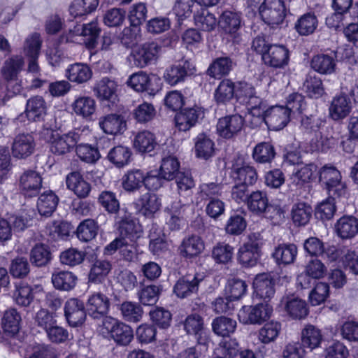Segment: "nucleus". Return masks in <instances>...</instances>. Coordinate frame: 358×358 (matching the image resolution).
I'll list each match as a JSON object with an SVG mask.
<instances>
[{"mask_svg": "<svg viewBox=\"0 0 358 358\" xmlns=\"http://www.w3.org/2000/svg\"><path fill=\"white\" fill-rule=\"evenodd\" d=\"M236 92L238 99L245 104L249 115L252 117H258L257 122H259L266 101L257 96L255 87L246 82H239L236 87Z\"/></svg>", "mask_w": 358, "mask_h": 358, "instance_id": "nucleus-2", "label": "nucleus"}, {"mask_svg": "<svg viewBox=\"0 0 358 358\" xmlns=\"http://www.w3.org/2000/svg\"><path fill=\"white\" fill-rule=\"evenodd\" d=\"M195 24L201 30L210 31L217 26V19L206 8H201L194 15Z\"/></svg>", "mask_w": 358, "mask_h": 358, "instance_id": "nucleus-63", "label": "nucleus"}, {"mask_svg": "<svg viewBox=\"0 0 358 358\" xmlns=\"http://www.w3.org/2000/svg\"><path fill=\"white\" fill-rule=\"evenodd\" d=\"M313 210L310 206L305 203L294 204L292 209V217L294 223L298 226H304L308 223Z\"/></svg>", "mask_w": 358, "mask_h": 358, "instance_id": "nucleus-56", "label": "nucleus"}, {"mask_svg": "<svg viewBox=\"0 0 358 358\" xmlns=\"http://www.w3.org/2000/svg\"><path fill=\"white\" fill-rule=\"evenodd\" d=\"M35 146V141L31 134H19L14 138L11 148L12 154L15 158L24 159L34 152Z\"/></svg>", "mask_w": 358, "mask_h": 358, "instance_id": "nucleus-19", "label": "nucleus"}, {"mask_svg": "<svg viewBox=\"0 0 358 358\" xmlns=\"http://www.w3.org/2000/svg\"><path fill=\"white\" fill-rule=\"evenodd\" d=\"M76 152L80 160L88 164H94L101 157L98 148L88 143L77 145Z\"/></svg>", "mask_w": 358, "mask_h": 358, "instance_id": "nucleus-62", "label": "nucleus"}, {"mask_svg": "<svg viewBox=\"0 0 358 358\" xmlns=\"http://www.w3.org/2000/svg\"><path fill=\"white\" fill-rule=\"evenodd\" d=\"M311 67L320 74H331L336 68V59L334 56L329 55H317L313 57L310 63Z\"/></svg>", "mask_w": 358, "mask_h": 358, "instance_id": "nucleus-36", "label": "nucleus"}, {"mask_svg": "<svg viewBox=\"0 0 358 358\" xmlns=\"http://www.w3.org/2000/svg\"><path fill=\"white\" fill-rule=\"evenodd\" d=\"M155 137L149 131L138 132L134 139V147L139 152H150L156 146Z\"/></svg>", "mask_w": 358, "mask_h": 358, "instance_id": "nucleus-50", "label": "nucleus"}, {"mask_svg": "<svg viewBox=\"0 0 358 358\" xmlns=\"http://www.w3.org/2000/svg\"><path fill=\"white\" fill-rule=\"evenodd\" d=\"M24 59L22 56L15 55L7 59L1 69L3 77L7 81L17 80L18 73L24 66Z\"/></svg>", "mask_w": 358, "mask_h": 358, "instance_id": "nucleus-38", "label": "nucleus"}, {"mask_svg": "<svg viewBox=\"0 0 358 358\" xmlns=\"http://www.w3.org/2000/svg\"><path fill=\"white\" fill-rule=\"evenodd\" d=\"M263 62L273 68H283L288 64L289 52L283 45L273 44L266 53L263 55Z\"/></svg>", "mask_w": 358, "mask_h": 358, "instance_id": "nucleus-16", "label": "nucleus"}, {"mask_svg": "<svg viewBox=\"0 0 358 358\" xmlns=\"http://www.w3.org/2000/svg\"><path fill=\"white\" fill-rule=\"evenodd\" d=\"M103 326L118 345L127 346L134 339V331L131 327L115 318L105 317Z\"/></svg>", "mask_w": 358, "mask_h": 358, "instance_id": "nucleus-4", "label": "nucleus"}, {"mask_svg": "<svg viewBox=\"0 0 358 358\" xmlns=\"http://www.w3.org/2000/svg\"><path fill=\"white\" fill-rule=\"evenodd\" d=\"M64 315L70 326L81 325L86 317L83 303L78 299H69L64 306Z\"/></svg>", "mask_w": 358, "mask_h": 358, "instance_id": "nucleus-20", "label": "nucleus"}, {"mask_svg": "<svg viewBox=\"0 0 358 358\" xmlns=\"http://www.w3.org/2000/svg\"><path fill=\"white\" fill-rule=\"evenodd\" d=\"M259 10L262 20L272 27L282 24L287 14L282 0H264Z\"/></svg>", "mask_w": 358, "mask_h": 358, "instance_id": "nucleus-5", "label": "nucleus"}, {"mask_svg": "<svg viewBox=\"0 0 358 358\" xmlns=\"http://www.w3.org/2000/svg\"><path fill=\"white\" fill-rule=\"evenodd\" d=\"M244 119L240 115H227L220 118L217 124V132L222 138H231L243 129Z\"/></svg>", "mask_w": 358, "mask_h": 358, "instance_id": "nucleus-12", "label": "nucleus"}, {"mask_svg": "<svg viewBox=\"0 0 358 358\" xmlns=\"http://www.w3.org/2000/svg\"><path fill=\"white\" fill-rule=\"evenodd\" d=\"M273 146L269 143H260L253 149L252 157L258 163L271 162L275 157Z\"/></svg>", "mask_w": 358, "mask_h": 358, "instance_id": "nucleus-60", "label": "nucleus"}, {"mask_svg": "<svg viewBox=\"0 0 358 358\" xmlns=\"http://www.w3.org/2000/svg\"><path fill=\"white\" fill-rule=\"evenodd\" d=\"M236 87L232 81L224 79L221 81L215 92V99L217 103H225L234 95Z\"/></svg>", "mask_w": 358, "mask_h": 358, "instance_id": "nucleus-64", "label": "nucleus"}, {"mask_svg": "<svg viewBox=\"0 0 358 358\" xmlns=\"http://www.w3.org/2000/svg\"><path fill=\"white\" fill-rule=\"evenodd\" d=\"M26 109L28 113V120L37 121L45 115L46 103L43 97L36 96L27 100Z\"/></svg>", "mask_w": 358, "mask_h": 358, "instance_id": "nucleus-43", "label": "nucleus"}, {"mask_svg": "<svg viewBox=\"0 0 358 358\" xmlns=\"http://www.w3.org/2000/svg\"><path fill=\"white\" fill-rule=\"evenodd\" d=\"M287 314L293 319H303L308 310L305 301L294 296H287L281 301Z\"/></svg>", "mask_w": 358, "mask_h": 358, "instance_id": "nucleus-32", "label": "nucleus"}, {"mask_svg": "<svg viewBox=\"0 0 358 358\" xmlns=\"http://www.w3.org/2000/svg\"><path fill=\"white\" fill-rule=\"evenodd\" d=\"M204 245L201 238L196 235L185 237L180 247V254L185 257H194L199 255L203 250Z\"/></svg>", "mask_w": 358, "mask_h": 358, "instance_id": "nucleus-35", "label": "nucleus"}, {"mask_svg": "<svg viewBox=\"0 0 358 358\" xmlns=\"http://www.w3.org/2000/svg\"><path fill=\"white\" fill-rule=\"evenodd\" d=\"M241 18L239 13L225 10L220 17L219 24L223 31L231 36L235 41H238L239 36L238 31L241 27Z\"/></svg>", "mask_w": 358, "mask_h": 358, "instance_id": "nucleus-25", "label": "nucleus"}, {"mask_svg": "<svg viewBox=\"0 0 358 358\" xmlns=\"http://www.w3.org/2000/svg\"><path fill=\"white\" fill-rule=\"evenodd\" d=\"M352 108L351 99L345 94L341 93L333 97L329 108L330 117L336 121L345 118Z\"/></svg>", "mask_w": 358, "mask_h": 358, "instance_id": "nucleus-18", "label": "nucleus"}, {"mask_svg": "<svg viewBox=\"0 0 358 358\" xmlns=\"http://www.w3.org/2000/svg\"><path fill=\"white\" fill-rule=\"evenodd\" d=\"M326 272L324 264L317 259L310 260L306 266V275H300L297 278V283L302 289L309 288L313 279L322 278Z\"/></svg>", "mask_w": 358, "mask_h": 358, "instance_id": "nucleus-21", "label": "nucleus"}, {"mask_svg": "<svg viewBox=\"0 0 358 358\" xmlns=\"http://www.w3.org/2000/svg\"><path fill=\"white\" fill-rule=\"evenodd\" d=\"M203 115L204 111L199 106L184 108L175 116L176 126L180 131H188L194 127L198 120L203 117Z\"/></svg>", "mask_w": 358, "mask_h": 358, "instance_id": "nucleus-13", "label": "nucleus"}, {"mask_svg": "<svg viewBox=\"0 0 358 358\" xmlns=\"http://www.w3.org/2000/svg\"><path fill=\"white\" fill-rule=\"evenodd\" d=\"M194 148L197 157L208 159L214 153V142L205 134H199L194 140Z\"/></svg>", "mask_w": 358, "mask_h": 358, "instance_id": "nucleus-49", "label": "nucleus"}, {"mask_svg": "<svg viewBox=\"0 0 358 358\" xmlns=\"http://www.w3.org/2000/svg\"><path fill=\"white\" fill-rule=\"evenodd\" d=\"M317 20L313 13L301 15L295 23L296 31L301 36L313 34L317 27Z\"/></svg>", "mask_w": 358, "mask_h": 358, "instance_id": "nucleus-54", "label": "nucleus"}, {"mask_svg": "<svg viewBox=\"0 0 358 358\" xmlns=\"http://www.w3.org/2000/svg\"><path fill=\"white\" fill-rule=\"evenodd\" d=\"M59 199L52 191H46L40 195L37 202L38 213L41 215L50 216L55 211Z\"/></svg>", "mask_w": 358, "mask_h": 358, "instance_id": "nucleus-40", "label": "nucleus"}, {"mask_svg": "<svg viewBox=\"0 0 358 358\" xmlns=\"http://www.w3.org/2000/svg\"><path fill=\"white\" fill-rule=\"evenodd\" d=\"M72 109L78 116L90 119L96 111V101L89 96H79L72 103Z\"/></svg>", "mask_w": 358, "mask_h": 358, "instance_id": "nucleus-31", "label": "nucleus"}, {"mask_svg": "<svg viewBox=\"0 0 358 358\" xmlns=\"http://www.w3.org/2000/svg\"><path fill=\"white\" fill-rule=\"evenodd\" d=\"M99 203L110 214L117 215L122 210L120 208V201L117 199L116 194L110 191L102 192L98 197Z\"/></svg>", "mask_w": 358, "mask_h": 358, "instance_id": "nucleus-58", "label": "nucleus"}, {"mask_svg": "<svg viewBox=\"0 0 358 358\" xmlns=\"http://www.w3.org/2000/svg\"><path fill=\"white\" fill-rule=\"evenodd\" d=\"M203 276L201 274L186 275L180 278L175 283L173 292L180 299L189 297L199 290V285L203 282Z\"/></svg>", "mask_w": 358, "mask_h": 358, "instance_id": "nucleus-10", "label": "nucleus"}, {"mask_svg": "<svg viewBox=\"0 0 358 358\" xmlns=\"http://www.w3.org/2000/svg\"><path fill=\"white\" fill-rule=\"evenodd\" d=\"M319 180L331 196H340L345 193V185L341 181V173L335 167L324 166L321 168Z\"/></svg>", "mask_w": 358, "mask_h": 358, "instance_id": "nucleus-9", "label": "nucleus"}, {"mask_svg": "<svg viewBox=\"0 0 358 358\" xmlns=\"http://www.w3.org/2000/svg\"><path fill=\"white\" fill-rule=\"evenodd\" d=\"M99 0H73L69 12L73 18H83L96 10Z\"/></svg>", "mask_w": 358, "mask_h": 358, "instance_id": "nucleus-33", "label": "nucleus"}, {"mask_svg": "<svg viewBox=\"0 0 358 358\" xmlns=\"http://www.w3.org/2000/svg\"><path fill=\"white\" fill-rule=\"evenodd\" d=\"M143 181H145L143 171L140 169H132L123 176L122 185L125 191L134 192L143 185Z\"/></svg>", "mask_w": 358, "mask_h": 358, "instance_id": "nucleus-37", "label": "nucleus"}, {"mask_svg": "<svg viewBox=\"0 0 358 358\" xmlns=\"http://www.w3.org/2000/svg\"><path fill=\"white\" fill-rule=\"evenodd\" d=\"M99 124L104 133L110 135L122 134L127 128L124 117L116 113L101 117L99 120Z\"/></svg>", "mask_w": 358, "mask_h": 358, "instance_id": "nucleus-23", "label": "nucleus"}, {"mask_svg": "<svg viewBox=\"0 0 358 358\" xmlns=\"http://www.w3.org/2000/svg\"><path fill=\"white\" fill-rule=\"evenodd\" d=\"M131 152L127 147L118 145L110 149L108 154V160L117 167L127 165L130 160Z\"/></svg>", "mask_w": 358, "mask_h": 358, "instance_id": "nucleus-57", "label": "nucleus"}, {"mask_svg": "<svg viewBox=\"0 0 358 358\" xmlns=\"http://www.w3.org/2000/svg\"><path fill=\"white\" fill-rule=\"evenodd\" d=\"M41 45V40L39 34L34 33L29 36L24 42V51L30 58L28 65V73L32 77L40 75V69L36 62L39 55Z\"/></svg>", "mask_w": 358, "mask_h": 358, "instance_id": "nucleus-11", "label": "nucleus"}, {"mask_svg": "<svg viewBox=\"0 0 358 358\" xmlns=\"http://www.w3.org/2000/svg\"><path fill=\"white\" fill-rule=\"evenodd\" d=\"M99 226L93 219H85L82 221L76 229L78 238L83 242H89L97 236Z\"/></svg>", "mask_w": 358, "mask_h": 358, "instance_id": "nucleus-48", "label": "nucleus"}, {"mask_svg": "<svg viewBox=\"0 0 358 358\" xmlns=\"http://www.w3.org/2000/svg\"><path fill=\"white\" fill-rule=\"evenodd\" d=\"M162 50V46L157 43L147 42L133 51L129 59L131 64L143 68L153 62H155Z\"/></svg>", "mask_w": 358, "mask_h": 358, "instance_id": "nucleus-7", "label": "nucleus"}, {"mask_svg": "<svg viewBox=\"0 0 358 358\" xmlns=\"http://www.w3.org/2000/svg\"><path fill=\"white\" fill-rule=\"evenodd\" d=\"M112 269L110 261L97 259L92 264L89 273V281L93 283L101 282Z\"/></svg>", "mask_w": 358, "mask_h": 358, "instance_id": "nucleus-47", "label": "nucleus"}, {"mask_svg": "<svg viewBox=\"0 0 358 358\" xmlns=\"http://www.w3.org/2000/svg\"><path fill=\"white\" fill-rule=\"evenodd\" d=\"M274 285V282L269 274L257 275L253 281L254 293L257 297L268 301L275 294Z\"/></svg>", "mask_w": 358, "mask_h": 358, "instance_id": "nucleus-22", "label": "nucleus"}, {"mask_svg": "<svg viewBox=\"0 0 358 358\" xmlns=\"http://www.w3.org/2000/svg\"><path fill=\"white\" fill-rule=\"evenodd\" d=\"M108 298L101 292L91 294L86 303L88 314L93 318H99L106 315L109 309Z\"/></svg>", "mask_w": 358, "mask_h": 358, "instance_id": "nucleus-24", "label": "nucleus"}, {"mask_svg": "<svg viewBox=\"0 0 358 358\" xmlns=\"http://www.w3.org/2000/svg\"><path fill=\"white\" fill-rule=\"evenodd\" d=\"M74 32L83 36H89L86 45L88 48H94L96 45V40L100 33V29L95 21L87 24H78L74 27Z\"/></svg>", "mask_w": 358, "mask_h": 358, "instance_id": "nucleus-44", "label": "nucleus"}, {"mask_svg": "<svg viewBox=\"0 0 358 358\" xmlns=\"http://www.w3.org/2000/svg\"><path fill=\"white\" fill-rule=\"evenodd\" d=\"M322 341L321 331L313 325L308 324L301 331V345L311 350L319 347Z\"/></svg>", "mask_w": 358, "mask_h": 358, "instance_id": "nucleus-42", "label": "nucleus"}, {"mask_svg": "<svg viewBox=\"0 0 358 358\" xmlns=\"http://www.w3.org/2000/svg\"><path fill=\"white\" fill-rule=\"evenodd\" d=\"M92 71L90 67L84 63H74L70 64L66 69V77L72 83L83 84L92 78Z\"/></svg>", "mask_w": 358, "mask_h": 358, "instance_id": "nucleus-30", "label": "nucleus"}, {"mask_svg": "<svg viewBox=\"0 0 358 358\" xmlns=\"http://www.w3.org/2000/svg\"><path fill=\"white\" fill-rule=\"evenodd\" d=\"M127 85L138 92H146L149 94H155L157 91L150 78L142 71L132 74L127 81Z\"/></svg>", "mask_w": 358, "mask_h": 358, "instance_id": "nucleus-34", "label": "nucleus"}, {"mask_svg": "<svg viewBox=\"0 0 358 358\" xmlns=\"http://www.w3.org/2000/svg\"><path fill=\"white\" fill-rule=\"evenodd\" d=\"M273 308L268 303L244 306L238 311L239 321L245 324H259L270 317Z\"/></svg>", "mask_w": 358, "mask_h": 358, "instance_id": "nucleus-8", "label": "nucleus"}, {"mask_svg": "<svg viewBox=\"0 0 358 358\" xmlns=\"http://www.w3.org/2000/svg\"><path fill=\"white\" fill-rule=\"evenodd\" d=\"M66 184L69 189L79 198L87 197L91 190V186L79 172H71L66 176Z\"/></svg>", "mask_w": 358, "mask_h": 358, "instance_id": "nucleus-28", "label": "nucleus"}, {"mask_svg": "<svg viewBox=\"0 0 358 358\" xmlns=\"http://www.w3.org/2000/svg\"><path fill=\"white\" fill-rule=\"evenodd\" d=\"M232 61L227 57L216 59L208 69V74L215 78L227 75L232 69Z\"/></svg>", "mask_w": 358, "mask_h": 358, "instance_id": "nucleus-61", "label": "nucleus"}, {"mask_svg": "<svg viewBox=\"0 0 358 358\" xmlns=\"http://www.w3.org/2000/svg\"><path fill=\"white\" fill-rule=\"evenodd\" d=\"M77 277L70 271H57L52 275V282L54 287L60 290L69 291L76 284Z\"/></svg>", "mask_w": 358, "mask_h": 358, "instance_id": "nucleus-45", "label": "nucleus"}, {"mask_svg": "<svg viewBox=\"0 0 358 358\" xmlns=\"http://www.w3.org/2000/svg\"><path fill=\"white\" fill-rule=\"evenodd\" d=\"M134 206L142 215L152 217L160 210L162 202L157 194L146 192L134 201Z\"/></svg>", "mask_w": 358, "mask_h": 358, "instance_id": "nucleus-15", "label": "nucleus"}, {"mask_svg": "<svg viewBox=\"0 0 358 358\" xmlns=\"http://www.w3.org/2000/svg\"><path fill=\"white\" fill-rule=\"evenodd\" d=\"M212 328L214 333L218 336H229L236 330V322L224 316L217 317L213 320Z\"/></svg>", "mask_w": 358, "mask_h": 358, "instance_id": "nucleus-52", "label": "nucleus"}, {"mask_svg": "<svg viewBox=\"0 0 358 358\" xmlns=\"http://www.w3.org/2000/svg\"><path fill=\"white\" fill-rule=\"evenodd\" d=\"M159 175L166 180L175 179L180 171V162L174 156L163 157L159 169Z\"/></svg>", "mask_w": 358, "mask_h": 358, "instance_id": "nucleus-46", "label": "nucleus"}, {"mask_svg": "<svg viewBox=\"0 0 358 358\" xmlns=\"http://www.w3.org/2000/svg\"><path fill=\"white\" fill-rule=\"evenodd\" d=\"M119 310L123 320L128 322L137 323L143 315L142 306L136 302L124 301L120 304Z\"/></svg>", "mask_w": 358, "mask_h": 358, "instance_id": "nucleus-39", "label": "nucleus"}, {"mask_svg": "<svg viewBox=\"0 0 358 358\" xmlns=\"http://www.w3.org/2000/svg\"><path fill=\"white\" fill-rule=\"evenodd\" d=\"M187 206L181 201H175L165 208L167 214L166 223L172 230L179 229L185 224V212Z\"/></svg>", "mask_w": 358, "mask_h": 358, "instance_id": "nucleus-27", "label": "nucleus"}, {"mask_svg": "<svg viewBox=\"0 0 358 358\" xmlns=\"http://www.w3.org/2000/svg\"><path fill=\"white\" fill-rule=\"evenodd\" d=\"M247 206L250 211L257 215H262L270 212L271 205L269 203L267 194L257 190L252 192L247 199Z\"/></svg>", "mask_w": 358, "mask_h": 358, "instance_id": "nucleus-26", "label": "nucleus"}, {"mask_svg": "<svg viewBox=\"0 0 358 358\" xmlns=\"http://www.w3.org/2000/svg\"><path fill=\"white\" fill-rule=\"evenodd\" d=\"M297 255V248L292 243L280 244L275 248L273 257L278 264H289Z\"/></svg>", "mask_w": 358, "mask_h": 358, "instance_id": "nucleus-41", "label": "nucleus"}, {"mask_svg": "<svg viewBox=\"0 0 358 358\" xmlns=\"http://www.w3.org/2000/svg\"><path fill=\"white\" fill-rule=\"evenodd\" d=\"M117 84L108 77L101 78L96 84L95 91L101 99L110 100L115 96Z\"/></svg>", "mask_w": 358, "mask_h": 358, "instance_id": "nucleus-55", "label": "nucleus"}, {"mask_svg": "<svg viewBox=\"0 0 358 358\" xmlns=\"http://www.w3.org/2000/svg\"><path fill=\"white\" fill-rule=\"evenodd\" d=\"M281 331V324L278 322L271 321L266 323L258 331V339L264 344L274 342Z\"/></svg>", "mask_w": 358, "mask_h": 358, "instance_id": "nucleus-51", "label": "nucleus"}, {"mask_svg": "<svg viewBox=\"0 0 358 358\" xmlns=\"http://www.w3.org/2000/svg\"><path fill=\"white\" fill-rule=\"evenodd\" d=\"M194 70V66L190 61H182L166 69L164 79L169 85H175L184 81L187 76L193 74Z\"/></svg>", "mask_w": 358, "mask_h": 358, "instance_id": "nucleus-17", "label": "nucleus"}, {"mask_svg": "<svg viewBox=\"0 0 358 358\" xmlns=\"http://www.w3.org/2000/svg\"><path fill=\"white\" fill-rule=\"evenodd\" d=\"M47 134H51L50 150L52 153L62 155L68 153L74 146L82 140V131L76 129L63 135L53 133L47 129Z\"/></svg>", "mask_w": 358, "mask_h": 358, "instance_id": "nucleus-6", "label": "nucleus"}, {"mask_svg": "<svg viewBox=\"0 0 358 358\" xmlns=\"http://www.w3.org/2000/svg\"><path fill=\"white\" fill-rule=\"evenodd\" d=\"M115 222L118 225L121 237L124 240L136 242L142 236L141 225L126 208H122L115 216Z\"/></svg>", "mask_w": 358, "mask_h": 358, "instance_id": "nucleus-3", "label": "nucleus"}, {"mask_svg": "<svg viewBox=\"0 0 358 358\" xmlns=\"http://www.w3.org/2000/svg\"><path fill=\"white\" fill-rule=\"evenodd\" d=\"M161 231L153 226L150 231V252L157 255H159L168 249V243L165 241L164 235L161 236Z\"/></svg>", "mask_w": 358, "mask_h": 358, "instance_id": "nucleus-59", "label": "nucleus"}, {"mask_svg": "<svg viewBox=\"0 0 358 358\" xmlns=\"http://www.w3.org/2000/svg\"><path fill=\"white\" fill-rule=\"evenodd\" d=\"M266 103H264L263 113L261 115V120L257 122L258 117H253L251 124L253 127L261 125L265 122L269 129L273 130H280L283 129L290 120L289 110L282 106H273L266 109Z\"/></svg>", "mask_w": 358, "mask_h": 358, "instance_id": "nucleus-1", "label": "nucleus"}, {"mask_svg": "<svg viewBox=\"0 0 358 358\" xmlns=\"http://www.w3.org/2000/svg\"><path fill=\"white\" fill-rule=\"evenodd\" d=\"M335 229L341 238H352L358 233V219L352 215H344L337 220Z\"/></svg>", "mask_w": 358, "mask_h": 358, "instance_id": "nucleus-29", "label": "nucleus"}, {"mask_svg": "<svg viewBox=\"0 0 358 358\" xmlns=\"http://www.w3.org/2000/svg\"><path fill=\"white\" fill-rule=\"evenodd\" d=\"M232 176L236 182L245 185V186L252 185L257 180V173L256 170L250 166H243L240 168H234Z\"/></svg>", "mask_w": 358, "mask_h": 358, "instance_id": "nucleus-53", "label": "nucleus"}, {"mask_svg": "<svg viewBox=\"0 0 358 358\" xmlns=\"http://www.w3.org/2000/svg\"><path fill=\"white\" fill-rule=\"evenodd\" d=\"M42 187V178L39 173L34 170L24 171L19 179V187L25 196L33 197L38 195Z\"/></svg>", "mask_w": 358, "mask_h": 358, "instance_id": "nucleus-14", "label": "nucleus"}]
</instances>
